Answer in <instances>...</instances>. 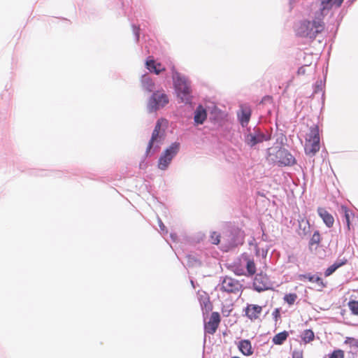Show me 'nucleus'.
<instances>
[{"mask_svg": "<svg viewBox=\"0 0 358 358\" xmlns=\"http://www.w3.org/2000/svg\"><path fill=\"white\" fill-rule=\"evenodd\" d=\"M344 0H321L320 13H316L313 20H303L300 21L296 28L298 36L315 39L317 35L324 29V15H327L334 6L340 8Z\"/></svg>", "mask_w": 358, "mask_h": 358, "instance_id": "obj_1", "label": "nucleus"}, {"mask_svg": "<svg viewBox=\"0 0 358 358\" xmlns=\"http://www.w3.org/2000/svg\"><path fill=\"white\" fill-rule=\"evenodd\" d=\"M171 70L173 89L179 102L191 103L193 99L192 82L186 76L179 73L174 66Z\"/></svg>", "mask_w": 358, "mask_h": 358, "instance_id": "obj_2", "label": "nucleus"}, {"mask_svg": "<svg viewBox=\"0 0 358 358\" xmlns=\"http://www.w3.org/2000/svg\"><path fill=\"white\" fill-rule=\"evenodd\" d=\"M245 143L250 148H254L257 144L271 140V135L264 133L259 127L255 126L252 129L249 127L243 133Z\"/></svg>", "mask_w": 358, "mask_h": 358, "instance_id": "obj_3", "label": "nucleus"}, {"mask_svg": "<svg viewBox=\"0 0 358 358\" xmlns=\"http://www.w3.org/2000/svg\"><path fill=\"white\" fill-rule=\"evenodd\" d=\"M181 148L180 142L175 141L171 143L161 154L158 159L157 168L166 171L170 166L173 158L179 153Z\"/></svg>", "mask_w": 358, "mask_h": 358, "instance_id": "obj_4", "label": "nucleus"}, {"mask_svg": "<svg viewBox=\"0 0 358 358\" xmlns=\"http://www.w3.org/2000/svg\"><path fill=\"white\" fill-rule=\"evenodd\" d=\"M169 102L168 95L164 91L153 92L149 97L147 103L148 113H152L164 108Z\"/></svg>", "mask_w": 358, "mask_h": 358, "instance_id": "obj_5", "label": "nucleus"}, {"mask_svg": "<svg viewBox=\"0 0 358 358\" xmlns=\"http://www.w3.org/2000/svg\"><path fill=\"white\" fill-rule=\"evenodd\" d=\"M245 233L239 227L232 226L229 227L227 234V247L232 249L241 245L244 243Z\"/></svg>", "mask_w": 358, "mask_h": 358, "instance_id": "obj_6", "label": "nucleus"}, {"mask_svg": "<svg viewBox=\"0 0 358 358\" xmlns=\"http://www.w3.org/2000/svg\"><path fill=\"white\" fill-rule=\"evenodd\" d=\"M253 288L258 292L271 289V283L268 276L262 272L257 273L253 280Z\"/></svg>", "mask_w": 358, "mask_h": 358, "instance_id": "obj_7", "label": "nucleus"}, {"mask_svg": "<svg viewBox=\"0 0 358 358\" xmlns=\"http://www.w3.org/2000/svg\"><path fill=\"white\" fill-rule=\"evenodd\" d=\"M278 163L283 166H292L296 164L294 157L285 148H280L275 154Z\"/></svg>", "mask_w": 358, "mask_h": 358, "instance_id": "obj_8", "label": "nucleus"}, {"mask_svg": "<svg viewBox=\"0 0 358 358\" xmlns=\"http://www.w3.org/2000/svg\"><path fill=\"white\" fill-rule=\"evenodd\" d=\"M240 287L238 281L231 277L226 276L222 282V289L228 293H237Z\"/></svg>", "mask_w": 358, "mask_h": 358, "instance_id": "obj_9", "label": "nucleus"}, {"mask_svg": "<svg viewBox=\"0 0 358 358\" xmlns=\"http://www.w3.org/2000/svg\"><path fill=\"white\" fill-rule=\"evenodd\" d=\"M220 320V313L217 312H213L209 321L204 324L205 332L209 334H215L219 326Z\"/></svg>", "mask_w": 358, "mask_h": 358, "instance_id": "obj_10", "label": "nucleus"}, {"mask_svg": "<svg viewBox=\"0 0 358 358\" xmlns=\"http://www.w3.org/2000/svg\"><path fill=\"white\" fill-rule=\"evenodd\" d=\"M208 111L201 104H199L194 112V124L195 126L203 124L207 120Z\"/></svg>", "mask_w": 358, "mask_h": 358, "instance_id": "obj_11", "label": "nucleus"}, {"mask_svg": "<svg viewBox=\"0 0 358 358\" xmlns=\"http://www.w3.org/2000/svg\"><path fill=\"white\" fill-rule=\"evenodd\" d=\"M251 115L252 110L249 106H241L240 111L237 113V116L242 127H248Z\"/></svg>", "mask_w": 358, "mask_h": 358, "instance_id": "obj_12", "label": "nucleus"}, {"mask_svg": "<svg viewBox=\"0 0 358 358\" xmlns=\"http://www.w3.org/2000/svg\"><path fill=\"white\" fill-rule=\"evenodd\" d=\"M145 67L150 72L156 75L165 71V67L160 63L157 62L151 57H148L145 62Z\"/></svg>", "mask_w": 358, "mask_h": 358, "instance_id": "obj_13", "label": "nucleus"}, {"mask_svg": "<svg viewBox=\"0 0 358 358\" xmlns=\"http://www.w3.org/2000/svg\"><path fill=\"white\" fill-rule=\"evenodd\" d=\"M141 86L145 91L152 93L157 91L155 83L148 73H145L141 76Z\"/></svg>", "mask_w": 358, "mask_h": 358, "instance_id": "obj_14", "label": "nucleus"}, {"mask_svg": "<svg viewBox=\"0 0 358 358\" xmlns=\"http://www.w3.org/2000/svg\"><path fill=\"white\" fill-rule=\"evenodd\" d=\"M262 310V306L255 304H248L245 308V315L251 320H257Z\"/></svg>", "mask_w": 358, "mask_h": 358, "instance_id": "obj_15", "label": "nucleus"}, {"mask_svg": "<svg viewBox=\"0 0 358 358\" xmlns=\"http://www.w3.org/2000/svg\"><path fill=\"white\" fill-rule=\"evenodd\" d=\"M318 215L322 218L325 225L330 228L333 226L334 218L324 208L319 207L317 208Z\"/></svg>", "mask_w": 358, "mask_h": 358, "instance_id": "obj_16", "label": "nucleus"}, {"mask_svg": "<svg viewBox=\"0 0 358 358\" xmlns=\"http://www.w3.org/2000/svg\"><path fill=\"white\" fill-rule=\"evenodd\" d=\"M298 278L301 281H304L305 280H308L309 282H316L322 288L326 287V286H327V284L323 282L322 279L320 276L315 275V274H311L310 273H305V274H300V275H299Z\"/></svg>", "mask_w": 358, "mask_h": 358, "instance_id": "obj_17", "label": "nucleus"}, {"mask_svg": "<svg viewBox=\"0 0 358 358\" xmlns=\"http://www.w3.org/2000/svg\"><path fill=\"white\" fill-rule=\"evenodd\" d=\"M238 348L241 353L245 356H250L254 352L251 342L248 339H243L239 341Z\"/></svg>", "mask_w": 358, "mask_h": 358, "instance_id": "obj_18", "label": "nucleus"}, {"mask_svg": "<svg viewBox=\"0 0 358 358\" xmlns=\"http://www.w3.org/2000/svg\"><path fill=\"white\" fill-rule=\"evenodd\" d=\"M320 142L308 141L304 150L306 155L313 157L320 150Z\"/></svg>", "mask_w": 358, "mask_h": 358, "instance_id": "obj_19", "label": "nucleus"}, {"mask_svg": "<svg viewBox=\"0 0 358 358\" xmlns=\"http://www.w3.org/2000/svg\"><path fill=\"white\" fill-rule=\"evenodd\" d=\"M159 140L162 141V136L159 135V131H157V129H153V131L152 132L151 138H150V139L148 142V146L146 148V150L145 152V158L148 157V156L150 153V150L152 148L154 143H155V141H157Z\"/></svg>", "mask_w": 358, "mask_h": 358, "instance_id": "obj_20", "label": "nucleus"}, {"mask_svg": "<svg viewBox=\"0 0 358 358\" xmlns=\"http://www.w3.org/2000/svg\"><path fill=\"white\" fill-rule=\"evenodd\" d=\"M325 81L326 77L324 78V80L320 79L317 80L315 83L313 85V94H317L320 92H322V103L324 102V87H325Z\"/></svg>", "mask_w": 358, "mask_h": 358, "instance_id": "obj_21", "label": "nucleus"}, {"mask_svg": "<svg viewBox=\"0 0 358 358\" xmlns=\"http://www.w3.org/2000/svg\"><path fill=\"white\" fill-rule=\"evenodd\" d=\"M306 140L307 141L320 142V132L317 125L314 124L310 128V131Z\"/></svg>", "mask_w": 358, "mask_h": 358, "instance_id": "obj_22", "label": "nucleus"}, {"mask_svg": "<svg viewBox=\"0 0 358 358\" xmlns=\"http://www.w3.org/2000/svg\"><path fill=\"white\" fill-rule=\"evenodd\" d=\"M288 336V331H282L273 336V338H272V342L275 345H282L285 343V341L287 339Z\"/></svg>", "mask_w": 358, "mask_h": 358, "instance_id": "obj_23", "label": "nucleus"}, {"mask_svg": "<svg viewBox=\"0 0 358 358\" xmlns=\"http://www.w3.org/2000/svg\"><path fill=\"white\" fill-rule=\"evenodd\" d=\"M243 258L246 261V270L248 272V275H253L256 272V266L254 260L249 258L248 255H245Z\"/></svg>", "mask_w": 358, "mask_h": 358, "instance_id": "obj_24", "label": "nucleus"}, {"mask_svg": "<svg viewBox=\"0 0 358 358\" xmlns=\"http://www.w3.org/2000/svg\"><path fill=\"white\" fill-rule=\"evenodd\" d=\"M187 264L189 267L201 266L202 265L201 261L194 255H187Z\"/></svg>", "mask_w": 358, "mask_h": 358, "instance_id": "obj_25", "label": "nucleus"}, {"mask_svg": "<svg viewBox=\"0 0 358 358\" xmlns=\"http://www.w3.org/2000/svg\"><path fill=\"white\" fill-rule=\"evenodd\" d=\"M301 337L304 343H308L314 340L315 334L312 329H306L302 332Z\"/></svg>", "mask_w": 358, "mask_h": 358, "instance_id": "obj_26", "label": "nucleus"}, {"mask_svg": "<svg viewBox=\"0 0 358 358\" xmlns=\"http://www.w3.org/2000/svg\"><path fill=\"white\" fill-rule=\"evenodd\" d=\"M300 229L302 231L299 233L300 236H307L310 234V225L309 222L307 220L306 222H302V223L299 224Z\"/></svg>", "mask_w": 358, "mask_h": 358, "instance_id": "obj_27", "label": "nucleus"}, {"mask_svg": "<svg viewBox=\"0 0 358 358\" xmlns=\"http://www.w3.org/2000/svg\"><path fill=\"white\" fill-rule=\"evenodd\" d=\"M320 241H321L320 234L318 230H316L314 231L313 234L312 235L311 238H310L308 245L310 247H311L314 245H319Z\"/></svg>", "mask_w": 358, "mask_h": 358, "instance_id": "obj_28", "label": "nucleus"}, {"mask_svg": "<svg viewBox=\"0 0 358 358\" xmlns=\"http://www.w3.org/2000/svg\"><path fill=\"white\" fill-rule=\"evenodd\" d=\"M203 314H208L210 311L213 309V305L209 301V298H206V301H203L202 303H201Z\"/></svg>", "mask_w": 358, "mask_h": 358, "instance_id": "obj_29", "label": "nucleus"}, {"mask_svg": "<svg viewBox=\"0 0 358 358\" xmlns=\"http://www.w3.org/2000/svg\"><path fill=\"white\" fill-rule=\"evenodd\" d=\"M341 210L343 213V217H344L345 222L347 227H348V230H350V210L345 206H341Z\"/></svg>", "mask_w": 358, "mask_h": 358, "instance_id": "obj_30", "label": "nucleus"}, {"mask_svg": "<svg viewBox=\"0 0 358 358\" xmlns=\"http://www.w3.org/2000/svg\"><path fill=\"white\" fill-rule=\"evenodd\" d=\"M348 305L351 313L355 315H358V301L351 300Z\"/></svg>", "mask_w": 358, "mask_h": 358, "instance_id": "obj_31", "label": "nucleus"}, {"mask_svg": "<svg viewBox=\"0 0 358 358\" xmlns=\"http://www.w3.org/2000/svg\"><path fill=\"white\" fill-rule=\"evenodd\" d=\"M283 299L287 303H288L289 305H292L297 299V295L295 293H289L285 294Z\"/></svg>", "mask_w": 358, "mask_h": 358, "instance_id": "obj_32", "label": "nucleus"}, {"mask_svg": "<svg viewBox=\"0 0 358 358\" xmlns=\"http://www.w3.org/2000/svg\"><path fill=\"white\" fill-rule=\"evenodd\" d=\"M344 351L341 349L334 350L332 352L328 355V358H344Z\"/></svg>", "mask_w": 358, "mask_h": 358, "instance_id": "obj_33", "label": "nucleus"}, {"mask_svg": "<svg viewBox=\"0 0 358 358\" xmlns=\"http://www.w3.org/2000/svg\"><path fill=\"white\" fill-rule=\"evenodd\" d=\"M345 344H348L350 347L358 348V339L353 337H346L344 341Z\"/></svg>", "mask_w": 358, "mask_h": 358, "instance_id": "obj_34", "label": "nucleus"}, {"mask_svg": "<svg viewBox=\"0 0 358 358\" xmlns=\"http://www.w3.org/2000/svg\"><path fill=\"white\" fill-rule=\"evenodd\" d=\"M210 241L214 245H218L220 242V235L216 231H213L210 236Z\"/></svg>", "mask_w": 358, "mask_h": 358, "instance_id": "obj_35", "label": "nucleus"}, {"mask_svg": "<svg viewBox=\"0 0 358 358\" xmlns=\"http://www.w3.org/2000/svg\"><path fill=\"white\" fill-rule=\"evenodd\" d=\"M161 142H162V141L159 140L157 141H155V143H154L153 146L150 150V153L148 157H150L159 151Z\"/></svg>", "mask_w": 358, "mask_h": 358, "instance_id": "obj_36", "label": "nucleus"}, {"mask_svg": "<svg viewBox=\"0 0 358 358\" xmlns=\"http://www.w3.org/2000/svg\"><path fill=\"white\" fill-rule=\"evenodd\" d=\"M338 268V265L336 264H333L325 270L324 275L326 277H328L332 275Z\"/></svg>", "mask_w": 358, "mask_h": 358, "instance_id": "obj_37", "label": "nucleus"}, {"mask_svg": "<svg viewBox=\"0 0 358 358\" xmlns=\"http://www.w3.org/2000/svg\"><path fill=\"white\" fill-rule=\"evenodd\" d=\"M133 33L135 36V40L136 43H138L140 38V28L139 27L132 24Z\"/></svg>", "mask_w": 358, "mask_h": 358, "instance_id": "obj_38", "label": "nucleus"}, {"mask_svg": "<svg viewBox=\"0 0 358 358\" xmlns=\"http://www.w3.org/2000/svg\"><path fill=\"white\" fill-rule=\"evenodd\" d=\"M292 358H303V352L301 350L295 349L292 352Z\"/></svg>", "mask_w": 358, "mask_h": 358, "instance_id": "obj_39", "label": "nucleus"}, {"mask_svg": "<svg viewBox=\"0 0 358 358\" xmlns=\"http://www.w3.org/2000/svg\"><path fill=\"white\" fill-rule=\"evenodd\" d=\"M348 262V260L345 258H343L342 259H337L334 264H336L338 265V268L341 267L343 265H345Z\"/></svg>", "mask_w": 358, "mask_h": 358, "instance_id": "obj_40", "label": "nucleus"}, {"mask_svg": "<svg viewBox=\"0 0 358 358\" xmlns=\"http://www.w3.org/2000/svg\"><path fill=\"white\" fill-rule=\"evenodd\" d=\"M158 223H159V227L160 228L161 231L164 234H167L168 231L166 230L165 225L164 224V223L159 218H158Z\"/></svg>", "mask_w": 358, "mask_h": 358, "instance_id": "obj_41", "label": "nucleus"}, {"mask_svg": "<svg viewBox=\"0 0 358 358\" xmlns=\"http://www.w3.org/2000/svg\"><path fill=\"white\" fill-rule=\"evenodd\" d=\"M297 73L299 75H304L306 73V66L299 67Z\"/></svg>", "mask_w": 358, "mask_h": 358, "instance_id": "obj_42", "label": "nucleus"}, {"mask_svg": "<svg viewBox=\"0 0 358 358\" xmlns=\"http://www.w3.org/2000/svg\"><path fill=\"white\" fill-rule=\"evenodd\" d=\"M235 273L238 275H245V271L243 268H236L235 271Z\"/></svg>", "mask_w": 358, "mask_h": 358, "instance_id": "obj_43", "label": "nucleus"}, {"mask_svg": "<svg viewBox=\"0 0 358 358\" xmlns=\"http://www.w3.org/2000/svg\"><path fill=\"white\" fill-rule=\"evenodd\" d=\"M272 315L274 319L277 320L278 317H280V311L279 309L276 308L274 310V311L272 313Z\"/></svg>", "mask_w": 358, "mask_h": 358, "instance_id": "obj_44", "label": "nucleus"}, {"mask_svg": "<svg viewBox=\"0 0 358 358\" xmlns=\"http://www.w3.org/2000/svg\"><path fill=\"white\" fill-rule=\"evenodd\" d=\"M154 129H157V131H160V129H161V123L159 122V120H157L155 126V128Z\"/></svg>", "mask_w": 358, "mask_h": 358, "instance_id": "obj_45", "label": "nucleus"}, {"mask_svg": "<svg viewBox=\"0 0 358 358\" xmlns=\"http://www.w3.org/2000/svg\"><path fill=\"white\" fill-rule=\"evenodd\" d=\"M171 239L173 241H176L177 238H178V236L175 233H171V235H170Z\"/></svg>", "mask_w": 358, "mask_h": 358, "instance_id": "obj_46", "label": "nucleus"}, {"mask_svg": "<svg viewBox=\"0 0 358 358\" xmlns=\"http://www.w3.org/2000/svg\"><path fill=\"white\" fill-rule=\"evenodd\" d=\"M262 229H263L262 228ZM262 231H263V234H262V241H266L268 236L264 232V230H262Z\"/></svg>", "mask_w": 358, "mask_h": 358, "instance_id": "obj_47", "label": "nucleus"}, {"mask_svg": "<svg viewBox=\"0 0 358 358\" xmlns=\"http://www.w3.org/2000/svg\"><path fill=\"white\" fill-rule=\"evenodd\" d=\"M356 0H348L345 3L349 6L352 5Z\"/></svg>", "mask_w": 358, "mask_h": 358, "instance_id": "obj_48", "label": "nucleus"}, {"mask_svg": "<svg viewBox=\"0 0 358 358\" xmlns=\"http://www.w3.org/2000/svg\"><path fill=\"white\" fill-rule=\"evenodd\" d=\"M40 172H41V173L38 174L39 176H46L47 175L46 173H45V171H41Z\"/></svg>", "mask_w": 358, "mask_h": 358, "instance_id": "obj_49", "label": "nucleus"}, {"mask_svg": "<svg viewBox=\"0 0 358 358\" xmlns=\"http://www.w3.org/2000/svg\"><path fill=\"white\" fill-rule=\"evenodd\" d=\"M255 250H256L257 255H258L259 252V248H258L257 245H255Z\"/></svg>", "mask_w": 358, "mask_h": 358, "instance_id": "obj_50", "label": "nucleus"}, {"mask_svg": "<svg viewBox=\"0 0 358 358\" xmlns=\"http://www.w3.org/2000/svg\"><path fill=\"white\" fill-rule=\"evenodd\" d=\"M266 255H267V250L264 251V250H262V255L266 256Z\"/></svg>", "mask_w": 358, "mask_h": 358, "instance_id": "obj_51", "label": "nucleus"}, {"mask_svg": "<svg viewBox=\"0 0 358 358\" xmlns=\"http://www.w3.org/2000/svg\"><path fill=\"white\" fill-rule=\"evenodd\" d=\"M145 48L147 49L148 53H150V50H149V48H148L147 45L145 46Z\"/></svg>", "mask_w": 358, "mask_h": 358, "instance_id": "obj_52", "label": "nucleus"}, {"mask_svg": "<svg viewBox=\"0 0 358 358\" xmlns=\"http://www.w3.org/2000/svg\"><path fill=\"white\" fill-rule=\"evenodd\" d=\"M191 284L194 287V281L192 280H191Z\"/></svg>", "mask_w": 358, "mask_h": 358, "instance_id": "obj_53", "label": "nucleus"}, {"mask_svg": "<svg viewBox=\"0 0 358 358\" xmlns=\"http://www.w3.org/2000/svg\"><path fill=\"white\" fill-rule=\"evenodd\" d=\"M289 3L291 4L294 0H289Z\"/></svg>", "mask_w": 358, "mask_h": 358, "instance_id": "obj_54", "label": "nucleus"}, {"mask_svg": "<svg viewBox=\"0 0 358 358\" xmlns=\"http://www.w3.org/2000/svg\"><path fill=\"white\" fill-rule=\"evenodd\" d=\"M231 358H240L238 357H232Z\"/></svg>", "mask_w": 358, "mask_h": 358, "instance_id": "obj_55", "label": "nucleus"}]
</instances>
